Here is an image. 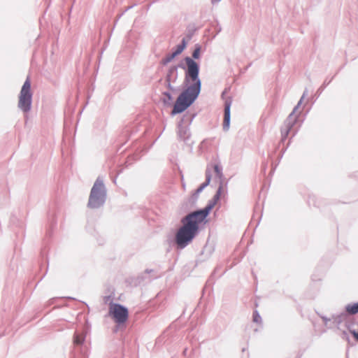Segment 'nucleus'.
<instances>
[{
  "label": "nucleus",
  "instance_id": "nucleus-1",
  "mask_svg": "<svg viewBox=\"0 0 358 358\" xmlns=\"http://www.w3.org/2000/svg\"><path fill=\"white\" fill-rule=\"evenodd\" d=\"M222 191V187L220 186L213 200L203 209L194 211L182 219L183 225L178 229L176 235V243L180 248H185L194 238L199 229V224L206 218L215 206L221 196Z\"/></svg>",
  "mask_w": 358,
  "mask_h": 358
},
{
  "label": "nucleus",
  "instance_id": "nucleus-2",
  "mask_svg": "<svg viewBox=\"0 0 358 358\" xmlns=\"http://www.w3.org/2000/svg\"><path fill=\"white\" fill-rule=\"evenodd\" d=\"M185 60L187 65L185 82L189 83L191 80L192 83L178 97L171 112L172 115L180 113L185 110L196 99L201 90V81L198 78L199 66L197 63L189 57L186 58Z\"/></svg>",
  "mask_w": 358,
  "mask_h": 358
},
{
  "label": "nucleus",
  "instance_id": "nucleus-3",
  "mask_svg": "<svg viewBox=\"0 0 358 358\" xmlns=\"http://www.w3.org/2000/svg\"><path fill=\"white\" fill-rule=\"evenodd\" d=\"M104 195V187L103 182L97 179L92 188L88 206L90 208H97L103 203V196Z\"/></svg>",
  "mask_w": 358,
  "mask_h": 358
},
{
  "label": "nucleus",
  "instance_id": "nucleus-4",
  "mask_svg": "<svg viewBox=\"0 0 358 358\" xmlns=\"http://www.w3.org/2000/svg\"><path fill=\"white\" fill-rule=\"evenodd\" d=\"M31 103V83L29 78L24 82L19 96L18 106L23 111L27 112L30 110Z\"/></svg>",
  "mask_w": 358,
  "mask_h": 358
},
{
  "label": "nucleus",
  "instance_id": "nucleus-5",
  "mask_svg": "<svg viewBox=\"0 0 358 358\" xmlns=\"http://www.w3.org/2000/svg\"><path fill=\"white\" fill-rule=\"evenodd\" d=\"M109 315L118 324L124 323L129 316L127 308L117 303H111L109 307Z\"/></svg>",
  "mask_w": 358,
  "mask_h": 358
},
{
  "label": "nucleus",
  "instance_id": "nucleus-6",
  "mask_svg": "<svg viewBox=\"0 0 358 358\" xmlns=\"http://www.w3.org/2000/svg\"><path fill=\"white\" fill-rule=\"evenodd\" d=\"M230 107L231 101H226L224 104V115L223 121V127L224 129H228L230 124Z\"/></svg>",
  "mask_w": 358,
  "mask_h": 358
},
{
  "label": "nucleus",
  "instance_id": "nucleus-7",
  "mask_svg": "<svg viewBox=\"0 0 358 358\" xmlns=\"http://www.w3.org/2000/svg\"><path fill=\"white\" fill-rule=\"evenodd\" d=\"M186 42L185 39H182V43L178 45L176 48V50L166 59V62H169L171 59H173L175 57L180 55L185 48Z\"/></svg>",
  "mask_w": 358,
  "mask_h": 358
},
{
  "label": "nucleus",
  "instance_id": "nucleus-8",
  "mask_svg": "<svg viewBox=\"0 0 358 358\" xmlns=\"http://www.w3.org/2000/svg\"><path fill=\"white\" fill-rule=\"evenodd\" d=\"M346 313L349 315H355L358 313V303L348 304L345 307Z\"/></svg>",
  "mask_w": 358,
  "mask_h": 358
},
{
  "label": "nucleus",
  "instance_id": "nucleus-9",
  "mask_svg": "<svg viewBox=\"0 0 358 358\" xmlns=\"http://www.w3.org/2000/svg\"><path fill=\"white\" fill-rule=\"evenodd\" d=\"M206 182H203V184H201V186L196 189V194H199L203 189V188L206 187L207 185H208V184L210 183V180H211V176H210V173H209L208 170L206 171Z\"/></svg>",
  "mask_w": 358,
  "mask_h": 358
},
{
  "label": "nucleus",
  "instance_id": "nucleus-10",
  "mask_svg": "<svg viewBox=\"0 0 358 358\" xmlns=\"http://www.w3.org/2000/svg\"><path fill=\"white\" fill-rule=\"evenodd\" d=\"M85 337L83 335L76 334L74 337V343L77 345H80L83 343Z\"/></svg>",
  "mask_w": 358,
  "mask_h": 358
},
{
  "label": "nucleus",
  "instance_id": "nucleus-11",
  "mask_svg": "<svg viewBox=\"0 0 358 358\" xmlns=\"http://www.w3.org/2000/svg\"><path fill=\"white\" fill-rule=\"evenodd\" d=\"M214 171L217 178H220L222 176V169L220 167L218 164H215L213 166Z\"/></svg>",
  "mask_w": 358,
  "mask_h": 358
},
{
  "label": "nucleus",
  "instance_id": "nucleus-12",
  "mask_svg": "<svg viewBox=\"0 0 358 358\" xmlns=\"http://www.w3.org/2000/svg\"><path fill=\"white\" fill-rule=\"evenodd\" d=\"M199 55H200V48H197L193 52L192 57L195 59H198L199 57Z\"/></svg>",
  "mask_w": 358,
  "mask_h": 358
},
{
  "label": "nucleus",
  "instance_id": "nucleus-13",
  "mask_svg": "<svg viewBox=\"0 0 358 358\" xmlns=\"http://www.w3.org/2000/svg\"><path fill=\"white\" fill-rule=\"evenodd\" d=\"M253 320L255 322H259L261 320V317L257 311L254 312V313H253Z\"/></svg>",
  "mask_w": 358,
  "mask_h": 358
},
{
  "label": "nucleus",
  "instance_id": "nucleus-14",
  "mask_svg": "<svg viewBox=\"0 0 358 358\" xmlns=\"http://www.w3.org/2000/svg\"><path fill=\"white\" fill-rule=\"evenodd\" d=\"M353 336L358 341V332H356V331H352V332Z\"/></svg>",
  "mask_w": 358,
  "mask_h": 358
},
{
  "label": "nucleus",
  "instance_id": "nucleus-15",
  "mask_svg": "<svg viewBox=\"0 0 358 358\" xmlns=\"http://www.w3.org/2000/svg\"><path fill=\"white\" fill-rule=\"evenodd\" d=\"M289 129H290L289 127L287 126V130H286V134H285L286 135H287Z\"/></svg>",
  "mask_w": 358,
  "mask_h": 358
},
{
  "label": "nucleus",
  "instance_id": "nucleus-16",
  "mask_svg": "<svg viewBox=\"0 0 358 358\" xmlns=\"http://www.w3.org/2000/svg\"><path fill=\"white\" fill-rule=\"evenodd\" d=\"M179 134H180V136H181L182 138H185V136H182V131H179Z\"/></svg>",
  "mask_w": 358,
  "mask_h": 358
}]
</instances>
